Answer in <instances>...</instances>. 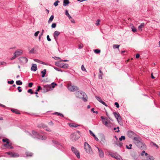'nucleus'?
Returning a JSON list of instances; mask_svg holds the SVG:
<instances>
[{"label": "nucleus", "instance_id": "obj_1", "mask_svg": "<svg viewBox=\"0 0 160 160\" xmlns=\"http://www.w3.org/2000/svg\"><path fill=\"white\" fill-rule=\"evenodd\" d=\"M134 137L132 139V141L134 143L138 148L141 149H145L146 148V146L142 142L141 137L137 135Z\"/></svg>", "mask_w": 160, "mask_h": 160}, {"label": "nucleus", "instance_id": "obj_2", "mask_svg": "<svg viewBox=\"0 0 160 160\" xmlns=\"http://www.w3.org/2000/svg\"><path fill=\"white\" fill-rule=\"evenodd\" d=\"M75 95L77 97L83 99L84 101H87V96L86 93L81 91H79L75 92Z\"/></svg>", "mask_w": 160, "mask_h": 160}, {"label": "nucleus", "instance_id": "obj_3", "mask_svg": "<svg viewBox=\"0 0 160 160\" xmlns=\"http://www.w3.org/2000/svg\"><path fill=\"white\" fill-rule=\"evenodd\" d=\"M32 136L34 138H37L42 140H44L46 138V136H42L41 135H40L37 132L35 131H32Z\"/></svg>", "mask_w": 160, "mask_h": 160}, {"label": "nucleus", "instance_id": "obj_4", "mask_svg": "<svg viewBox=\"0 0 160 160\" xmlns=\"http://www.w3.org/2000/svg\"><path fill=\"white\" fill-rule=\"evenodd\" d=\"M81 136L80 132L77 131L72 134L70 136V138L72 141H76Z\"/></svg>", "mask_w": 160, "mask_h": 160}, {"label": "nucleus", "instance_id": "obj_5", "mask_svg": "<svg viewBox=\"0 0 160 160\" xmlns=\"http://www.w3.org/2000/svg\"><path fill=\"white\" fill-rule=\"evenodd\" d=\"M84 149L86 152L89 154H92V151L91 149V147L88 143L85 142L84 143Z\"/></svg>", "mask_w": 160, "mask_h": 160}, {"label": "nucleus", "instance_id": "obj_6", "mask_svg": "<svg viewBox=\"0 0 160 160\" xmlns=\"http://www.w3.org/2000/svg\"><path fill=\"white\" fill-rule=\"evenodd\" d=\"M67 88L71 92H74L79 90V88L77 87L72 85L70 83H68Z\"/></svg>", "mask_w": 160, "mask_h": 160}, {"label": "nucleus", "instance_id": "obj_7", "mask_svg": "<svg viewBox=\"0 0 160 160\" xmlns=\"http://www.w3.org/2000/svg\"><path fill=\"white\" fill-rule=\"evenodd\" d=\"M22 53V51L21 49H18L16 50L13 53V56L11 58V60L15 59L16 57L21 55Z\"/></svg>", "mask_w": 160, "mask_h": 160}, {"label": "nucleus", "instance_id": "obj_8", "mask_svg": "<svg viewBox=\"0 0 160 160\" xmlns=\"http://www.w3.org/2000/svg\"><path fill=\"white\" fill-rule=\"evenodd\" d=\"M57 85V84L54 82H52L51 85H45L44 86V89L46 91H48L50 90L51 88H54Z\"/></svg>", "mask_w": 160, "mask_h": 160}, {"label": "nucleus", "instance_id": "obj_9", "mask_svg": "<svg viewBox=\"0 0 160 160\" xmlns=\"http://www.w3.org/2000/svg\"><path fill=\"white\" fill-rule=\"evenodd\" d=\"M109 154L113 158L117 160H119L121 158V156L118 153H117V152H109Z\"/></svg>", "mask_w": 160, "mask_h": 160}, {"label": "nucleus", "instance_id": "obj_10", "mask_svg": "<svg viewBox=\"0 0 160 160\" xmlns=\"http://www.w3.org/2000/svg\"><path fill=\"white\" fill-rule=\"evenodd\" d=\"M100 142L102 144H106L107 142L105 136L103 134H101L99 135Z\"/></svg>", "mask_w": 160, "mask_h": 160}, {"label": "nucleus", "instance_id": "obj_11", "mask_svg": "<svg viewBox=\"0 0 160 160\" xmlns=\"http://www.w3.org/2000/svg\"><path fill=\"white\" fill-rule=\"evenodd\" d=\"M71 150L73 152L76 156L78 158H80V153L77 149L73 147H71Z\"/></svg>", "mask_w": 160, "mask_h": 160}, {"label": "nucleus", "instance_id": "obj_12", "mask_svg": "<svg viewBox=\"0 0 160 160\" xmlns=\"http://www.w3.org/2000/svg\"><path fill=\"white\" fill-rule=\"evenodd\" d=\"M113 114L117 119L118 122L119 123L121 121L122 118L119 113L118 112H113Z\"/></svg>", "mask_w": 160, "mask_h": 160}, {"label": "nucleus", "instance_id": "obj_13", "mask_svg": "<svg viewBox=\"0 0 160 160\" xmlns=\"http://www.w3.org/2000/svg\"><path fill=\"white\" fill-rule=\"evenodd\" d=\"M127 135L130 138H132L137 135L133 132L130 130L127 132Z\"/></svg>", "mask_w": 160, "mask_h": 160}, {"label": "nucleus", "instance_id": "obj_14", "mask_svg": "<svg viewBox=\"0 0 160 160\" xmlns=\"http://www.w3.org/2000/svg\"><path fill=\"white\" fill-rule=\"evenodd\" d=\"M19 60L23 63H26L28 62V59L26 57H22L19 58Z\"/></svg>", "mask_w": 160, "mask_h": 160}, {"label": "nucleus", "instance_id": "obj_15", "mask_svg": "<svg viewBox=\"0 0 160 160\" xmlns=\"http://www.w3.org/2000/svg\"><path fill=\"white\" fill-rule=\"evenodd\" d=\"M96 148L98 149V151L99 155L100 158H103L104 157V152L101 149L99 148L98 147H96Z\"/></svg>", "mask_w": 160, "mask_h": 160}, {"label": "nucleus", "instance_id": "obj_16", "mask_svg": "<svg viewBox=\"0 0 160 160\" xmlns=\"http://www.w3.org/2000/svg\"><path fill=\"white\" fill-rule=\"evenodd\" d=\"M60 32L58 31H56L54 32L53 34V36L55 40H57L58 37L60 34Z\"/></svg>", "mask_w": 160, "mask_h": 160}, {"label": "nucleus", "instance_id": "obj_17", "mask_svg": "<svg viewBox=\"0 0 160 160\" xmlns=\"http://www.w3.org/2000/svg\"><path fill=\"white\" fill-rule=\"evenodd\" d=\"M19 156L18 153L14 152H11V157L17 158Z\"/></svg>", "mask_w": 160, "mask_h": 160}, {"label": "nucleus", "instance_id": "obj_18", "mask_svg": "<svg viewBox=\"0 0 160 160\" xmlns=\"http://www.w3.org/2000/svg\"><path fill=\"white\" fill-rule=\"evenodd\" d=\"M37 70V65L36 64H32L31 68V70L32 71H35Z\"/></svg>", "mask_w": 160, "mask_h": 160}, {"label": "nucleus", "instance_id": "obj_19", "mask_svg": "<svg viewBox=\"0 0 160 160\" xmlns=\"http://www.w3.org/2000/svg\"><path fill=\"white\" fill-rule=\"evenodd\" d=\"M11 111L12 112L17 114H20V113L19 112V111L17 109H11Z\"/></svg>", "mask_w": 160, "mask_h": 160}, {"label": "nucleus", "instance_id": "obj_20", "mask_svg": "<svg viewBox=\"0 0 160 160\" xmlns=\"http://www.w3.org/2000/svg\"><path fill=\"white\" fill-rule=\"evenodd\" d=\"M69 126H70L71 127H78L79 126V125H78V124H76L74 123H69Z\"/></svg>", "mask_w": 160, "mask_h": 160}, {"label": "nucleus", "instance_id": "obj_21", "mask_svg": "<svg viewBox=\"0 0 160 160\" xmlns=\"http://www.w3.org/2000/svg\"><path fill=\"white\" fill-rule=\"evenodd\" d=\"M3 156L5 157H9L10 156V151L5 152Z\"/></svg>", "mask_w": 160, "mask_h": 160}, {"label": "nucleus", "instance_id": "obj_22", "mask_svg": "<svg viewBox=\"0 0 160 160\" xmlns=\"http://www.w3.org/2000/svg\"><path fill=\"white\" fill-rule=\"evenodd\" d=\"M63 3V6H66L69 3V0H64Z\"/></svg>", "mask_w": 160, "mask_h": 160}, {"label": "nucleus", "instance_id": "obj_23", "mask_svg": "<svg viewBox=\"0 0 160 160\" xmlns=\"http://www.w3.org/2000/svg\"><path fill=\"white\" fill-rule=\"evenodd\" d=\"M145 160H154V159L152 156L149 155Z\"/></svg>", "mask_w": 160, "mask_h": 160}, {"label": "nucleus", "instance_id": "obj_24", "mask_svg": "<svg viewBox=\"0 0 160 160\" xmlns=\"http://www.w3.org/2000/svg\"><path fill=\"white\" fill-rule=\"evenodd\" d=\"M41 73H42V78L45 77L46 73V70L45 69H44L43 71H41Z\"/></svg>", "mask_w": 160, "mask_h": 160}, {"label": "nucleus", "instance_id": "obj_25", "mask_svg": "<svg viewBox=\"0 0 160 160\" xmlns=\"http://www.w3.org/2000/svg\"><path fill=\"white\" fill-rule=\"evenodd\" d=\"M145 25L144 23H142L140 25H139L138 27V28L139 30H142V28H143Z\"/></svg>", "mask_w": 160, "mask_h": 160}, {"label": "nucleus", "instance_id": "obj_26", "mask_svg": "<svg viewBox=\"0 0 160 160\" xmlns=\"http://www.w3.org/2000/svg\"><path fill=\"white\" fill-rule=\"evenodd\" d=\"M65 15L68 17L69 19H72V18L71 17V16L69 15V13H68V11L67 10H66Z\"/></svg>", "mask_w": 160, "mask_h": 160}, {"label": "nucleus", "instance_id": "obj_27", "mask_svg": "<svg viewBox=\"0 0 160 160\" xmlns=\"http://www.w3.org/2000/svg\"><path fill=\"white\" fill-rule=\"evenodd\" d=\"M102 75H103V73L101 71V70L100 69H99V75H98L99 78V79H101L102 78Z\"/></svg>", "mask_w": 160, "mask_h": 160}, {"label": "nucleus", "instance_id": "obj_28", "mask_svg": "<svg viewBox=\"0 0 160 160\" xmlns=\"http://www.w3.org/2000/svg\"><path fill=\"white\" fill-rule=\"evenodd\" d=\"M2 141L4 142H6L7 144H9L10 143L9 139L7 138H3Z\"/></svg>", "mask_w": 160, "mask_h": 160}, {"label": "nucleus", "instance_id": "obj_29", "mask_svg": "<svg viewBox=\"0 0 160 160\" xmlns=\"http://www.w3.org/2000/svg\"><path fill=\"white\" fill-rule=\"evenodd\" d=\"M53 18L54 16L53 15H51L48 20V23H50L53 20Z\"/></svg>", "mask_w": 160, "mask_h": 160}, {"label": "nucleus", "instance_id": "obj_30", "mask_svg": "<svg viewBox=\"0 0 160 160\" xmlns=\"http://www.w3.org/2000/svg\"><path fill=\"white\" fill-rule=\"evenodd\" d=\"M62 68H68V64H64L63 63V65H62Z\"/></svg>", "mask_w": 160, "mask_h": 160}, {"label": "nucleus", "instance_id": "obj_31", "mask_svg": "<svg viewBox=\"0 0 160 160\" xmlns=\"http://www.w3.org/2000/svg\"><path fill=\"white\" fill-rule=\"evenodd\" d=\"M95 98H96L97 100L100 102H101V101H102L101 98L99 97L96 96Z\"/></svg>", "mask_w": 160, "mask_h": 160}, {"label": "nucleus", "instance_id": "obj_32", "mask_svg": "<svg viewBox=\"0 0 160 160\" xmlns=\"http://www.w3.org/2000/svg\"><path fill=\"white\" fill-rule=\"evenodd\" d=\"M120 45L118 44H114L113 45V48H119Z\"/></svg>", "mask_w": 160, "mask_h": 160}, {"label": "nucleus", "instance_id": "obj_33", "mask_svg": "<svg viewBox=\"0 0 160 160\" xmlns=\"http://www.w3.org/2000/svg\"><path fill=\"white\" fill-rule=\"evenodd\" d=\"M125 137L124 136H122L121 137L119 138V140L120 141L122 140H125Z\"/></svg>", "mask_w": 160, "mask_h": 160}, {"label": "nucleus", "instance_id": "obj_34", "mask_svg": "<svg viewBox=\"0 0 160 160\" xmlns=\"http://www.w3.org/2000/svg\"><path fill=\"white\" fill-rule=\"evenodd\" d=\"M16 83L18 85H21L22 84V82L21 81L18 80L16 81Z\"/></svg>", "mask_w": 160, "mask_h": 160}, {"label": "nucleus", "instance_id": "obj_35", "mask_svg": "<svg viewBox=\"0 0 160 160\" xmlns=\"http://www.w3.org/2000/svg\"><path fill=\"white\" fill-rule=\"evenodd\" d=\"M55 114H57L58 115L60 116L61 117H64L62 113H58V112H56L54 113Z\"/></svg>", "mask_w": 160, "mask_h": 160}, {"label": "nucleus", "instance_id": "obj_36", "mask_svg": "<svg viewBox=\"0 0 160 160\" xmlns=\"http://www.w3.org/2000/svg\"><path fill=\"white\" fill-rule=\"evenodd\" d=\"M112 126V123L109 121L108 122V123L106 126L108 128H111Z\"/></svg>", "mask_w": 160, "mask_h": 160}, {"label": "nucleus", "instance_id": "obj_37", "mask_svg": "<svg viewBox=\"0 0 160 160\" xmlns=\"http://www.w3.org/2000/svg\"><path fill=\"white\" fill-rule=\"evenodd\" d=\"M94 52L96 53H98L100 52V50L98 49H96L94 50Z\"/></svg>", "mask_w": 160, "mask_h": 160}, {"label": "nucleus", "instance_id": "obj_38", "mask_svg": "<svg viewBox=\"0 0 160 160\" xmlns=\"http://www.w3.org/2000/svg\"><path fill=\"white\" fill-rule=\"evenodd\" d=\"M26 153L27 156H32L33 155V154L31 152H27Z\"/></svg>", "mask_w": 160, "mask_h": 160}, {"label": "nucleus", "instance_id": "obj_39", "mask_svg": "<svg viewBox=\"0 0 160 160\" xmlns=\"http://www.w3.org/2000/svg\"><path fill=\"white\" fill-rule=\"evenodd\" d=\"M34 48H32L31 50L29 51V53H34Z\"/></svg>", "mask_w": 160, "mask_h": 160}, {"label": "nucleus", "instance_id": "obj_40", "mask_svg": "<svg viewBox=\"0 0 160 160\" xmlns=\"http://www.w3.org/2000/svg\"><path fill=\"white\" fill-rule=\"evenodd\" d=\"M129 147H128V146L126 145V147L128 149H132L131 147L132 146V144H129Z\"/></svg>", "mask_w": 160, "mask_h": 160}, {"label": "nucleus", "instance_id": "obj_41", "mask_svg": "<svg viewBox=\"0 0 160 160\" xmlns=\"http://www.w3.org/2000/svg\"><path fill=\"white\" fill-rule=\"evenodd\" d=\"M34 61L36 62H38L39 63H42V62L40 60H39L38 59H34Z\"/></svg>", "mask_w": 160, "mask_h": 160}, {"label": "nucleus", "instance_id": "obj_42", "mask_svg": "<svg viewBox=\"0 0 160 160\" xmlns=\"http://www.w3.org/2000/svg\"><path fill=\"white\" fill-rule=\"evenodd\" d=\"M59 2V1L58 0H57L53 4L56 7L58 5V3Z\"/></svg>", "mask_w": 160, "mask_h": 160}, {"label": "nucleus", "instance_id": "obj_43", "mask_svg": "<svg viewBox=\"0 0 160 160\" xmlns=\"http://www.w3.org/2000/svg\"><path fill=\"white\" fill-rule=\"evenodd\" d=\"M117 145L119 147H121L122 146V142H119L118 143H117Z\"/></svg>", "mask_w": 160, "mask_h": 160}, {"label": "nucleus", "instance_id": "obj_44", "mask_svg": "<svg viewBox=\"0 0 160 160\" xmlns=\"http://www.w3.org/2000/svg\"><path fill=\"white\" fill-rule=\"evenodd\" d=\"M63 63L62 64H59V62H57L56 63V64H57V65H58L59 67L62 68V65H63Z\"/></svg>", "mask_w": 160, "mask_h": 160}, {"label": "nucleus", "instance_id": "obj_45", "mask_svg": "<svg viewBox=\"0 0 160 160\" xmlns=\"http://www.w3.org/2000/svg\"><path fill=\"white\" fill-rule=\"evenodd\" d=\"M56 23H52L51 27L52 28H55L56 27Z\"/></svg>", "mask_w": 160, "mask_h": 160}, {"label": "nucleus", "instance_id": "obj_46", "mask_svg": "<svg viewBox=\"0 0 160 160\" xmlns=\"http://www.w3.org/2000/svg\"><path fill=\"white\" fill-rule=\"evenodd\" d=\"M42 89L41 87L40 86H38V88L36 90V91L37 92H38V91H39V90L41 89Z\"/></svg>", "mask_w": 160, "mask_h": 160}, {"label": "nucleus", "instance_id": "obj_47", "mask_svg": "<svg viewBox=\"0 0 160 160\" xmlns=\"http://www.w3.org/2000/svg\"><path fill=\"white\" fill-rule=\"evenodd\" d=\"M81 69L82 71H86V69L83 65L82 66Z\"/></svg>", "mask_w": 160, "mask_h": 160}, {"label": "nucleus", "instance_id": "obj_48", "mask_svg": "<svg viewBox=\"0 0 160 160\" xmlns=\"http://www.w3.org/2000/svg\"><path fill=\"white\" fill-rule=\"evenodd\" d=\"M28 93H30L31 94H32L33 93V92L32 91V89H28Z\"/></svg>", "mask_w": 160, "mask_h": 160}, {"label": "nucleus", "instance_id": "obj_49", "mask_svg": "<svg viewBox=\"0 0 160 160\" xmlns=\"http://www.w3.org/2000/svg\"><path fill=\"white\" fill-rule=\"evenodd\" d=\"M100 20L99 19H98L96 22V25L97 26H98L99 25L100 23Z\"/></svg>", "mask_w": 160, "mask_h": 160}, {"label": "nucleus", "instance_id": "obj_50", "mask_svg": "<svg viewBox=\"0 0 160 160\" xmlns=\"http://www.w3.org/2000/svg\"><path fill=\"white\" fill-rule=\"evenodd\" d=\"M89 132L90 133V134L92 135L93 137H95V135L93 133V132L90 130L89 131Z\"/></svg>", "mask_w": 160, "mask_h": 160}, {"label": "nucleus", "instance_id": "obj_51", "mask_svg": "<svg viewBox=\"0 0 160 160\" xmlns=\"http://www.w3.org/2000/svg\"><path fill=\"white\" fill-rule=\"evenodd\" d=\"M132 30L133 32H135L137 31V29L135 27H133L132 28Z\"/></svg>", "mask_w": 160, "mask_h": 160}, {"label": "nucleus", "instance_id": "obj_52", "mask_svg": "<svg viewBox=\"0 0 160 160\" xmlns=\"http://www.w3.org/2000/svg\"><path fill=\"white\" fill-rule=\"evenodd\" d=\"M40 33V32L39 31H38L37 32H36L35 34H34V36L35 37H37L38 36V34Z\"/></svg>", "mask_w": 160, "mask_h": 160}, {"label": "nucleus", "instance_id": "obj_53", "mask_svg": "<svg viewBox=\"0 0 160 160\" xmlns=\"http://www.w3.org/2000/svg\"><path fill=\"white\" fill-rule=\"evenodd\" d=\"M21 87L20 86H18V89L19 92H21L22 91V89H21Z\"/></svg>", "mask_w": 160, "mask_h": 160}, {"label": "nucleus", "instance_id": "obj_54", "mask_svg": "<svg viewBox=\"0 0 160 160\" xmlns=\"http://www.w3.org/2000/svg\"><path fill=\"white\" fill-rule=\"evenodd\" d=\"M33 83L32 82H30L28 83V87L30 88H31L32 87Z\"/></svg>", "mask_w": 160, "mask_h": 160}, {"label": "nucleus", "instance_id": "obj_55", "mask_svg": "<svg viewBox=\"0 0 160 160\" xmlns=\"http://www.w3.org/2000/svg\"><path fill=\"white\" fill-rule=\"evenodd\" d=\"M114 104L116 105V107L117 108H118L119 107V105L118 103L117 102H115Z\"/></svg>", "mask_w": 160, "mask_h": 160}, {"label": "nucleus", "instance_id": "obj_56", "mask_svg": "<svg viewBox=\"0 0 160 160\" xmlns=\"http://www.w3.org/2000/svg\"><path fill=\"white\" fill-rule=\"evenodd\" d=\"M4 146L6 147L7 148H8V147L10 146V145L9 144H7V143L6 144H4Z\"/></svg>", "mask_w": 160, "mask_h": 160}, {"label": "nucleus", "instance_id": "obj_57", "mask_svg": "<svg viewBox=\"0 0 160 160\" xmlns=\"http://www.w3.org/2000/svg\"><path fill=\"white\" fill-rule=\"evenodd\" d=\"M47 40L48 41H51V39L50 38H49V36L48 35L47 36Z\"/></svg>", "mask_w": 160, "mask_h": 160}, {"label": "nucleus", "instance_id": "obj_58", "mask_svg": "<svg viewBox=\"0 0 160 160\" xmlns=\"http://www.w3.org/2000/svg\"><path fill=\"white\" fill-rule=\"evenodd\" d=\"M100 103H102V104L104 105H105L107 107L108 106L106 104V103L104 102L103 101H102Z\"/></svg>", "mask_w": 160, "mask_h": 160}, {"label": "nucleus", "instance_id": "obj_59", "mask_svg": "<svg viewBox=\"0 0 160 160\" xmlns=\"http://www.w3.org/2000/svg\"><path fill=\"white\" fill-rule=\"evenodd\" d=\"M53 143L54 144H59V143L57 141H53Z\"/></svg>", "mask_w": 160, "mask_h": 160}, {"label": "nucleus", "instance_id": "obj_60", "mask_svg": "<svg viewBox=\"0 0 160 160\" xmlns=\"http://www.w3.org/2000/svg\"><path fill=\"white\" fill-rule=\"evenodd\" d=\"M54 68L57 71H61V69H59L58 68L56 67H54Z\"/></svg>", "mask_w": 160, "mask_h": 160}, {"label": "nucleus", "instance_id": "obj_61", "mask_svg": "<svg viewBox=\"0 0 160 160\" xmlns=\"http://www.w3.org/2000/svg\"><path fill=\"white\" fill-rule=\"evenodd\" d=\"M83 45L82 44H80L79 46V48L80 49L82 48Z\"/></svg>", "mask_w": 160, "mask_h": 160}, {"label": "nucleus", "instance_id": "obj_62", "mask_svg": "<svg viewBox=\"0 0 160 160\" xmlns=\"http://www.w3.org/2000/svg\"><path fill=\"white\" fill-rule=\"evenodd\" d=\"M140 57V55L138 53H137L136 54V58H138Z\"/></svg>", "mask_w": 160, "mask_h": 160}, {"label": "nucleus", "instance_id": "obj_63", "mask_svg": "<svg viewBox=\"0 0 160 160\" xmlns=\"http://www.w3.org/2000/svg\"><path fill=\"white\" fill-rule=\"evenodd\" d=\"M71 21L73 23H75V21L73 19H71Z\"/></svg>", "mask_w": 160, "mask_h": 160}, {"label": "nucleus", "instance_id": "obj_64", "mask_svg": "<svg viewBox=\"0 0 160 160\" xmlns=\"http://www.w3.org/2000/svg\"><path fill=\"white\" fill-rule=\"evenodd\" d=\"M49 124L50 126H52L53 124V123L52 122V121H50L49 122Z\"/></svg>", "mask_w": 160, "mask_h": 160}]
</instances>
